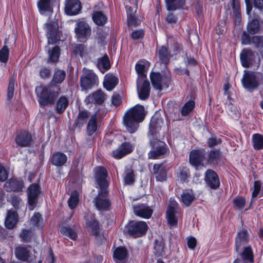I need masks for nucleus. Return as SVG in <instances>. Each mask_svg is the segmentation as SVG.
Here are the masks:
<instances>
[{
    "label": "nucleus",
    "instance_id": "7",
    "mask_svg": "<svg viewBox=\"0 0 263 263\" xmlns=\"http://www.w3.org/2000/svg\"><path fill=\"white\" fill-rule=\"evenodd\" d=\"M26 192L28 209L33 210L37 204L39 196L42 192L41 187L38 183H32L27 187Z\"/></svg>",
    "mask_w": 263,
    "mask_h": 263
},
{
    "label": "nucleus",
    "instance_id": "9",
    "mask_svg": "<svg viewBox=\"0 0 263 263\" xmlns=\"http://www.w3.org/2000/svg\"><path fill=\"white\" fill-rule=\"evenodd\" d=\"M83 90H88L98 83V79L92 70L84 69L80 80Z\"/></svg>",
    "mask_w": 263,
    "mask_h": 263
},
{
    "label": "nucleus",
    "instance_id": "8",
    "mask_svg": "<svg viewBox=\"0 0 263 263\" xmlns=\"http://www.w3.org/2000/svg\"><path fill=\"white\" fill-rule=\"evenodd\" d=\"M76 37L80 42H86L91 35V28L85 21L78 20L74 28Z\"/></svg>",
    "mask_w": 263,
    "mask_h": 263
},
{
    "label": "nucleus",
    "instance_id": "13",
    "mask_svg": "<svg viewBox=\"0 0 263 263\" xmlns=\"http://www.w3.org/2000/svg\"><path fill=\"white\" fill-rule=\"evenodd\" d=\"M24 183L22 179L11 178L6 181L4 188L7 192H21L24 188Z\"/></svg>",
    "mask_w": 263,
    "mask_h": 263
},
{
    "label": "nucleus",
    "instance_id": "5",
    "mask_svg": "<svg viewBox=\"0 0 263 263\" xmlns=\"http://www.w3.org/2000/svg\"><path fill=\"white\" fill-rule=\"evenodd\" d=\"M249 241V230L242 222L241 227L237 232L235 237L234 251L239 253L242 248L247 245Z\"/></svg>",
    "mask_w": 263,
    "mask_h": 263
},
{
    "label": "nucleus",
    "instance_id": "15",
    "mask_svg": "<svg viewBox=\"0 0 263 263\" xmlns=\"http://www.w3.org/2000/svg\"><path fill=\"white\" fill-rule=\"evenodd\" d=\"M46 29L49 44H54L59 40L58 26L57 23L51 22L47 23Z\"/></svg>",
    "mask_w": 263,
    "mask_h": 263
},
{
    "label": "nucleus",
    "instance_id": "52",
    "mask_svg": "<svg viewBox=\"0 0 263 263\" xmlns=\"http://www.w3.org/2000/svg\"><path fill=\"white\" fill-rule=\"evenodd\" d=\"M98 66L102 73H104L106 70L109 68L110 63L109 59L107 55H105L99 60Z\"/></svg>",
    "mask_w": 263,
    "mask_h": 263
},
{
    "label": "nucleus",
    "instance_id": "59",
    "mask_svg": "<svg viewBox=\"0 0 263 263\" xmlns=\"http://www.w3.org/2000/svg\"><path fill=\"white\" fill-rule=\"evenodd\" d=\"M195 103L193 101L187 102L182 107L181 112L182 116H186L194 108Z\"/></svg>",
    "mask_w": 263,
    "mask_h": 263
},
{
    "label": "nucleus",
    "instance_id": "35",
    "mask_svg": "<svg viewBox=\"0 0 263 263\" xmlns=\"http://www.w3.org/2000/svg\"><path fill=\"white\" fill-rule=\"evenodd\" d=\"M87 226L89 228L93 235L97 237L100 233V227L99 221L92 216L90 219H88L86 222Z\"/></svg>",
    "mask_w": 263,
    "mask_h": 263
},
{
    "label": "nucleus",
    "instance_id": "32",
    "mask_svg": "<svg viewBox=\"0 0 263 263\" xmlns=\"http://www.w3.org/2000/svg\"><path fill=\"white\" fill-rule=\"evenodd\" d=\"M118 83V79L117 77L110 73L105 76L103 86L107 90L113 89Z\"/></svg>",
    "mask_w": 263,
    "mask_h": 263
},
{
    "label": "nucleus",
    "instance_id": "53",
    "mask_svg": "<svg viewBox=\"0 0 263 263\" xmlns=\"http://www.w3.org/2000/svg\"><path fill=\"white\" fill-rule=\"evenodd\" d=\"M194 199V195L188 192H183L181 195V201L186 206H190Z\"/></svg>",
    "mask_w": 263,
    "mask_h": 263
},
{
    "label": "nucleus",
    "instance_id": "4",
    "mask_svg": "<svg viewBox=\"0 0 263 263\" xmlns=\"http://www.w3.org/2000/svg\"><path fill=\"white\" fill-rule=\"evenodd\" d=\"M148 226L144 221H129L125 226V231L133 238H138L145 235L148 230Z\"/></svg>",
    "mask_w": 263,
    "mask_h": 263
},
{
    "label": "nucleus",
    "instance_id": "17",
    "mask_svg": "<svg viewBox=\"0 0 263 263\" xmlns=\"http://www.w3.org/2000/svg\"><path fill=\"white\" fill-rule=\"evenodd\" d=\"M15 142L21 147L29 146L32 143V135L27 131H21L16 135Z\"/></svg>",
    "mask_w": 263,
    "mask_h": 263
},
{
    "label": "nucleus",
    "instance_id": "42",
    "mask_svg": "<svg viewBox=\"0 0 263 263\" xmlns=\"http://www.w3.org/2000/svg\"><path fill=\"white\" fill-rule=\"evenodd\" d=\"M89 115V112L87 110H80L75 120L74 124L79 127L82 126L86 123Z\"/></svg>",
    "mask_w": 263,
    "mask_h": 263
},
{
    "label": "nucleus",
    "instance_id": "60",
    "mask_svg": "<svg viewBox=\"0 0 263 263\" xmlns=\"http://www.w3.org/2000/svg\"><path fill=\"white\" fill-rule=\"evenodd\" d=\"M252 43H253L260 52H263V37L259 36H254L252 39Z\"/></svg>",
    "mask_w": 263,
    "mask_h": 263
},
{
    "label": "nucleus",
    "instance_id": "61",
    "mask_svg": "<svg viewBox=\"0 0 263 263\" xmlns=\"http://www.w3.org/2000/svg\"><path fill=\"white\" fill-rule=\"evenodd\" d=\"M9 57V49L6 46H4L0 50V61L3 63L7 62Z\"/></svg>",
    "mask_w": 263,
    "mask_h": 263
},
{
    "label": "nucleus",
    "instance_id": "1",
    "mask_svg": "<svg viewBox=\"0 0 263 263\" xmlns=\"http://www.w3.org/2000/svg\"><path fill=\"white\" fill-rule=\"evenodd\" d=\"M163 125L162 118L159 115H154L151 120L148 136L152 149L148 153L149 159H159L167 153L165 144L158 139L157 134Z\"/></svg>",
    "mask_w": 263,
    "mask_h": 263
},
{
    "label": "nucleus",
    "instance_id": "63",
    "mask_svg": "<svg viewBox=\"0 0 263 263\" xmlns=\"http://www.w3.org/2000/svg\"><path fill=\"white\" fill-rule=\"evenodd\" d=\"M222 142L221 139L212 136L208 140V145L209 147L215 146Z\"/></svg>",
    "mask_w": 263,
    "mask_h": 263
},
{
    "label": "nucleus",
    "instance_id": "21",
    "mask_svg": "<svg viewBox=\"0 0 263 263\" xmlns=\"http://www.w3.org/2000/svg\"><path fill=\"white\" fill-rule=\"evenodd\" d=\"M81 9V4L79 0H67L65 6V11L70 15H76Z\"/></svg>",
    "mask_w": 263,
    "mask_h": 263
},
{
    "label": "nucleus",
    "instance_id": "30",
    "mask_svg": "<svg viewBox=\"0 0 263 263\" xmlns=\"http://www.w3.org/2000/svg\"><path fill=\"white\" fill-rule=\"evenodd\" d=\"M153 173L157 181L163 182L166 180L167 170L165 165H153Z\"/></svg>",
    "mask_w": 263,
    "mask_h": 263
},
{
    "label": "nucleus",
    "instance_id": "23",
    "mask_svg": "<svg viewBox=\"0 0 263 263\" xmlns=\"http://www.w3.org/2000/svg\"><path fill=\"white\" fill-rule=\"evenodd\" d=\"M175 175L178 181L181 183L189 182V179L191 177L190 170L186 166L180 165L178 170L175 172Z\"/></svg>",
    "mask_w": 263,
    "mask_h": 263
},
{
    "label": "nucleus",
    "instance_id": "27",
    "mask_svg": "<svg viewBox=\"0 0 263 263\" xmlns=\"http://www.w3.org/2000/svg\"><path fill=\"white\" fill-rule=\"evenodd\" d=\"M242 65L244 67H249L254 59V53L250 49H244L240 54Z\"/></svg>",
    "mask_w": 263,
    "mask_h": 263
},
{
    "label": "nucleus",
    "instance_id": "10",
    "mask_svg": "<svg viewBox=\"0 0 263 263\" xmlns=\"http://www.w3.org/2000/svg\"><path fill=\"white\" fill-rule=\"evenodd\" d=\"M180 211V208L176 202L168 205L166 211V219L170 228L177 227L178 218L176 214H179Z\"/></svg>",
    "mask_w": 263,
    "mask_h": 263
},
{
    "label": "nucleus",
    "instance_id": "16",
    "mask_svg": "<svg viewBox=\"0 0 263 263\" xmlns=\"http://www.w3.org/2000/svg\"><path fill=\"white\" fill-rule=\"evenodd\" d=\"M137 92L140 99L145 100L149 96L150 84L148 80H141L138 78L137 81Z\"/></svg>",
    "mask_w": 263,
    "mask_h": 263
},
{
    "label": "nucleus",
    "instance_id": "24",
    "mask_svg": "<svg viewBox=\"0 0 263 263\" xmlns=\"http://www.w3.org/2000/svg\"><path fill=\"white\" fill-rule=\"evenodd\" d=\"M149 66V62L145 60H141L136 63L135 69L138 74V78L143 80L146 78V72Z\"/></svg>",
    "mask_w": 263,
    "mask_h": 263
},
{
    "label": "nucleus",
    "instance_id": "6",
    "mask_svg": "<svg viewBox=\"0 0 263 263\" xmlns=\"http://www.w3.org/2000/svg\"><path fill=\"white\" fill-rule=\"evenodd\" d=\"M260 75L261 74L258 72L245 70L241 80L243 87L250 91L257 88L260 85L259 78Z\"/></svg>",
    "mask_w": 263,
    "mask_h": 263
},
{
    "label": "nucleus",
    "instance_id": "56",
    "mask_svg": "<svg viewBox=\"0 0 263 263\" xmlns=\"http://www.w3.org/2000/svg\"><path fill=\"white\" fill-rule=\"evenodd\" d=\"M159 57L160 60L162 63H164L165 65L169 62L170 56L167 48L165 47L162 46L159 49Z\"/></svg>",
    "mask_w": 263,
    "mask_h": 263
},
{
    "label": "nucleus",
    "instance_id": "19",
    "mask_svg": "<svg viewBox=\"0 0 263 263\" xmlns=\"http://www.w3.org/2000/svg\"><path fill=\"white\" fill-rule=\"evenodd\" d=\"M106 95L99 89L88 95L85 99V103L88 105L92 103L102 104L106 99Z\"/></svg>",
    "mask_w": 263,
    "mask_h": 263
},
{
    "label": "nucleus",
    "instance_id": "64",
    "mask_svg": "<svg viewBox=\"0 0 263 263\" xmlns=\"http://www.w3.org/2000/svg\"><path fill=\"white\" fill-rule=\"evenodd\" d=\"M51 75L50 70L48 68L43 67L40 70V76L43 79H46L50 77Z\"/></svg>",
    "mask_w": 263,
    "mask_h": 263
},
{
    "label": "nucleus",
    "instance_id": "51",
    "mask_svg": "<svg viewBox=\"0 0 263 263\" xmlns=\"http://www.w3.org/2000/svg\"><path fill=\"white\" fill-rule=\"evenodd\" d=\"M100 189L98 195L96 197L107 198L109 194L108 186L109 182L98 183Z\"/></svg>",
    "mask_w": 263,
    "mask_h": 263
},
{
    "label": "nucleus",
    "instance_id": "50",
    "mask_svg": "<svg viewBox=\"0 0 263 263\" xmlns=\"http://www.w3.org/2000/svg\"><path fill=\"white\" fill-rule=\"evenodd\" d=\"M66 77V72L64 70L57 69H55L53 74L52 82L59 84L61 83Z\"/></svg>",
    "mask_w": 263,
    "mask_h": 263
},
{
    "label": "nucleus",
    "instance_id": "46",
    "mask_svg": "<svg viewBox=\"0 0 263 263\" xmlns=\"http://www.w3.org/2000/svg\"><path fill=\"white\" fill-rule=\"evenodd\" d=\"M79 202V194L77 191H73L68 200V204L70 209H75Z\"/></svg>",
    "mask_w": 263,
    "mask_h": 263
},
{
    "label": "nucleus",
    "instance_id": "57",
    "mask_svg": "<svg viewBox=\"0 0 263 263\" xmlns=\"http://www.w3.org/2000/svg\"><path fill=\"white\" fill-rule=\"evenodd\" d=\"M60 53L59 47L55 46L51 50H49V59L51 62H57Z\"/></svg>",
    "mask_w": 263,
    "mask_h": 263
},
{
    "label": "nucleus",
    "instance_id": "14",
    "mask_svg": "<svg viewBox=\"0 0 263 263\" xmlns=\"http://www.w3.org/2000/svg\"><path fill=\"white\" fill-rule=\"evenodd\" d=\"M30 245L19 246L15 249V255L19 260L30 263L32 261Z\"/></svg>",
    "mask_w": 263,
    "mask_h": 263
},
{
    "label": "nucleus",
    "instance_id": "39",
    "mask_svg": "<svg viewBox=\"0 0 263 263\" xmlns=\"http://www.w3.org/2000/svg\"><path fill=\"white\" fill-rule=\"evenodd\" d=\"M252 145L256 151L263 149V135L260 134H254L252 137Z\"/></svg>",
    "mask_w": 263,
    "mask_h": 263
},
{
    "label": "nucleus",
    "instance_id": "47",
    "mask_svg": "<svg viewBox=\"0 0 263 263\" xmlns=\"http://www.w3.org/2000/svg\"><path fill=\"white\" fill-rule=\"evenodd\" d=\"M60 233L63 235L68 237L70 239L75 240L78 237L76 232L71 228L67 226H63L60 229Z\"/></svg>",
    "mask_w": 263,
    "mask_h": 263
},
{
    "label": "nucleus",
    "instance_id": "54",
    "mask_svg": "<svg viewBox=\"0 0 263 263\" xmlns=\"http://www.w3.org/2000/svg\"><path fill=\"white\" fill-rule=\"evenodd\" d=\"M262 182L261 181L257 180L254 182L253 191L251 195V202H254L256 200V197L259 194L261 188Z\"/></svg>",
    "mask_w": 263,
    "mask_h": 263
},
{
    "label": "nucleus",
    "instance_id": "29",
    "mask_svg": "<svg viewBox=\"0 0 263 263\" xmlns=\"http://www.w3.org/2000/svg\"><path fill=\"white\" fill-rule=\"evenodd\" d=\"M165 244L162 238L155 239L154 242L153 253L158 258H162L165 255Z\"/></svg>",
    "mask_w": 263,
    "mask_h": 263
},
{
    "label": "nucleus",
    "instance_id": "20",
    "mask_svg": "<svg viewBox=\"0 0 263 263\" xmlns=\"http://www.w3.org/2000/svg\"><path fill=\"white\" fill-rule=\"evenodd\" d=\"M93 202L96 209L100 212H107L111 209V202L108 198L95 197Z\"/></svg>",
    "mask_w": 263,
    "mask_h": 263
},
{
    "label": "nucleus",
    "instance_id": "55",
    "mask_svg": "<svg viewBox=\"0 0 263 263\" xmlns=\"http://www.w3.org/2000/svg\"><path fill=\"white\" fill-rule=\"evenodd\" d=\"M37 6L41 13H44L51 10L50 0H40Z\"/></svg>",
    "mask_w": 263,
    "mask_h": 263
},
{
    "label": "nucleus",
    "instance_id": "12",
    "mask_svg": "<svg viewBox=\"0 0 263 263\" xmlns=\"http://www.w3.org/2000/svg\"><path fill=\"white\" fill-rule=\"evenodd\" d=\"M204 182L205 186L211 190H217L220 185L218 174L213 170L208 169L205 173Z\"/></svg>",
    "mask_w": 263,
    "mask_h": 263
},
{
    "label": "nucleus",
    "instance_id": "33",
    "mask_svg": "<svg viewBox=\"0 0 263 263\" xmlns=\"http://www.w3.org/2000/svg\"><path fill=\"white\" fill-rule=\"evenodd\" d=\"M204 158V153L200 150H193L190 154V162L191 164H200Z\"/></svg>",
    "mask_w": 263,
    "mask_h": 263
},
{
    "label": "nucleus",
    "instance_id": "22",
    "mask_svg": "<svg viewBox=\"0 0 263 263\" xmlns=\"http://www.w3.org/2000/svg\"><path fill=\"white\" fill-rule=\"evenodd\" d=\"M18 221V215L16 211L8 210L5 219V227L9 230L13 229Z\"/></svg>",
    "mask_w": 263,
    "mask_h": 263
},
{
    "label": "nucleus",
    "instance_id": "28",
    "mask_svg": "<svg viewBox=\"0 0 263 263\" xmlns=\"http://www.w3.org/2000/svg\"><path fill=\"white\" fill-rule=\"evenodd\" d=\"M224 158L219 149H213L208 154L207 161L208 163H224Z\"/></svg>",
    "mask_w": 263,
    "mask_h": 263
},
{
    "label": "nucleus",
    "instance_id": "38",
    "mask_svg": "<svg viewBox=\"0 0 263 263\" xmlns=\"http://www.w3.org/2000/svg\"><path fill=\"white\" fill-rule=\"evenodd\" d=\"M127 255L128 252L126 248L123 246H119L114 250L113 258L115 260H123L127 258Z\"/></svg>",
    "mask_w": 263,
    "mask_h": 263
},
{
    "label": "nucleus",
    "instance_id": "11",
    "mask_svg": "<svg viewBox=\"0 0 263 263\" xmlns=\"http://www.w3.org/2000/svg\"><path fill=\"white\" fill-rule=\"evenodd\" d=\"M150 78L153 86L159 90H161L163 88H167L171 82L168 75L161 76L158 72H152Z\"/></svg>",
    "mask_w": 263,
    "mask_h": 263
},
{
    "label": "nucleus",
    "instance_id": "3",
    "mask_svg": "<svg viewBox=\"0 0 263 263\" xmlns=\"http://www.w3.org/2000/svg\"><path fill=\"white\" fill-rule=\"evenodd\" d=\"M59 87L54 85H39L35 88V93L39 104L42 106L53 104L59 96Z\"/></svg>",
    "mask_w": 263,
    "mask_h": 263
},
{
    "label": "nucleus",
    "instance_id": "49",
    "mask_svg": "<svg viewBox=\"0 0 263 263\" xmlns=\"http://www.w3.org/2000/svg\"><path fill=\"white\" fill-rule=\"evenodd\" d=\"M32 235L31 230L23 229L19 234V237L22 242L29 243L31 241Z\"/></svg>",
    "mask_w": 263,
    "mask_h": 263
},
{
    "label": "nucleus",
    "instance_id": "62",
    "mask_svg": "<svg viewBox=\"0 0 263 263\" xmlns=\"http://www.w3.org/2000/svg\"><path fill=\"white\" fill-rule=\"evenodd\" d=\"M14 84V79H11L7 89V98L9 100L11 99L13 96Z\"/></svg>",
    "mask_w": 263,
    "mask_h": 263
},
{
    "label": "nucleus",
    "instance_id": "25",
    "mask_svg": "<svg viewBox=\"0 0 263 263\" xmlns=\"http://www.w3.org/2000/svg\"><path fill=\"white\" fill-rule=\"evenodd\" d=\"M135 214L140 217L149 219L152 215L153 210L149 206H143V204H136L133 207Z\"/></svg>",
    "mask_w": 263,
    "mask_h": 263
},
{
    "label": "nucleus",
    "instance_id": "34",
    "mask_svg": "<svg viewBox=\"0 0 263 263\" xmlns=\"http://www.w3.org/2000/svg\"><path fill=\"white\" fill-rule=\"evenodd\" d=\"M99 110L91 116L87 126V133L88 135H91L97 131L98 127V123L97 120Z\"/></svg>",
    "mask_w": 263,
    "mask_h": 263
},
{
    "label": "nucleus",
    "instance_id": "37",
    "mask_svg": "<svg viewBox=\"0 0 263 263\" xmlns=\"http://www.w3.org/2000/svg\"><path fill=\"white\" fill-rule=\"evenodd\" d=\"M31 224L38 230H42L44 227V222L42 215L35 212L30 219Z\"/></svg>",
    "mask_w": 263,
    "mask_h": 263
},
{
    "label": "nucleus",
    "instance_id": "44",
    "mask_svg": "<svg viewBox=\"0 0 263 263\" xmlns=\"http://www.w3.org/2000/svg\"><path fill=\"white\" fill-rule=\"evenodd\" d=\"M69 104V102L66 97H61L57 102L55 110L58 114L63 113Z\"/></svg>",
    "mask_w": 263,
    "mask_h": 263
},
{
    "label": "nucleus",
    "instance_id": "43",
    "mask_svg": "<svg viewBox=\"0 0 263 263\" xmlns=\"http://www.w3.org/2000/svg\"><path fill=\"white\" fill-rule=\"evenodd\" d=\"M131 165L130 168H126L125 170V176L124 177V182L125 184L131 185L135 181L136 175Z\"/></svg>",
    "mask_w": 263,
    "mask_h": 263
},
{
    "label": "nucleus",
    "instance_id": "40",
    "mask_svg": "<svg viewBox=\"0 0 263 263\" xmlns=\"http://www.w3.org/2000/svg\"><path fill=\"white\" fill-rule=\"evenodd\" d=\"M93 22L98 25H104L107 22V17L101 11L93 10L92 13Z\"/></svg>",
    "mask_w": 263,
    "mask_h": 263
},
{
    "label": "nucleus",
    "instance_id": "41",
    "mask_svg": "<svg viewBox=\"0 0 263 263\" xmlns=\"http://www.w3.org/2000/svg\"><path fill=\"white\" fill-rule=\"evenodd\" d=\"M260 25L258 16H254L252 21L247 25V30L251 34H254L259 32Z\"/></svg>",
    "mask_w": 263,
    "mask_h": 263
},
{
    "label": "nucleus",
    "instance_id": "45",
    "mask_svg": "<svg viewBox=\"0 0 263 263\" xmlns=\"http://www.w3.org/2000/svg\"><path fill=\"white\" fill-rule=\"evenodd\" d=\"M167 9L174 11L181 8L185 3V0H165Z\"/></svg>",
    "mask_w": 263,
    "mask_h": 263
},
{
    "label": "nucleus",
    "instance_id": "58",
    "mask_svg": "<svg viewBox=\"0 0 263 263\" xmlns=\"http://www.w3.org/2000/svg\"><path fill=\"white\" fill-rule=\"evenodd\" d=\"M233 203L239 210H242L245 206L246 200L245 197L237 196L233 200Z\"/></svg>",
    "mask_w": 263,
    "mask_h": 263
},
{
    "label": "nucleus",
    "instance_id": "48",
    "mask_svg": "<svg viewBox=\"0 0 263 263\" xmlns=\"http://www.w3.org/2000/svg\"><path fill=\"white\" fill-rule=\"evenodd\" d=\"M67 156L62 153H57L52 155L51 162L52 164H64L67 161Z\"/></svg>",
    "mask_w": 263,
    "mask_h": 263
},
{
    "label": "nucleus",
    "instance_id": "26",
    "mask_svg": "<svg viewBox=\"0 0 263 263\" xmlns=\"http://www.w3.org/2000/svg\"><path fill=\"white\" fill-rule=\"evenodd\" d=\"M237 253L241 257L242 260L245 263L247 262L250 263L254 262V255L251 245L243 247L242 251L241 252L239 251Z\"/></svg>",
    "mask_w": 263,
    "mask_h": 263
},
{
    "label": "nucleus",
    "instance_id": "2",
    "mask_svg": "<svg viewBox=\"0 0 263 263\" xmlns=\"http://www.w3.org/2000/svg\"><path fill=\"white\" fill-rule=\"evenodd\" d=\"M145 111L144 106L136 105L128 109L123 117V123L126 130L131 134L135 133L139 127V123L144 119Z\"/></svg>",
    "mask_w": 263,
    "mask_h": 263
},
{
    "label": "nucleus",
    "instance_id": "36",
    "mask_svg": "<svg viewBox=\"0 0 263 263\" xmlns=\"http://www.w3.org/2000/svg\"><path fill=\"white\" fill-rule=\"evenodd\" d=\"M71 50L75 56H79L81 58L84 57L87 53L86 47L83 44H72Z\"/></svg>",
    "mask_w": 263,
    "mask_h": 263
},
{
    "label": "nucleus",
    "instance_id": "18",
    "mask_svg": "<svg viewBox=\"0 0 263 263\" xmlns=\"http://www.w3.org/2000/svg\"><path fill=\"white\" fill-rule=\"evenodd\" d=\"M134 148L133 144L129 142H124L119 148L112 152V157L116 159H121L124 156L131 153Z\"/></svg>",
    "mask_w": 263,
    "mask_h": 263
},
{
    "label": "nucleus",
    "instance_id": "31",
    "mask_svg": "<svg viewBox=\"0 0 263 263\" xmlns=\"http://www.w3.org/2000/svg\"><path fill=\"white\" fill-rule=\"evenodd\" d=\"M95 171V177L97 184L109 182L106 179L108 175V172L104 167L101 165L96 167Z\"/></svg>",
    "mask_w": 263,
    "mask_h": 263
}]
</instances>
